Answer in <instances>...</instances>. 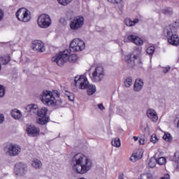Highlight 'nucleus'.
Here are the masks:
<instances>
[{"mask_svg": "<svg viewBox=\"0 0 179 179\" xmlns=\"http://www.w3.org/2000/svg\"><path fill=\"white\" fill-rule=\"evenodd\" d=\"M71 164L73 170L78 174H86L92 169V162L89 157L82 153H77L72 157Z\"/></svg>", "mask_w": 179, "mask_h": 179, "instance_id": "obj_1", "label": "nucleus"}, {"mask_svg": "<svg viewBox=\"0 0 179 179\" xmlns=\"http://www.w3.org/2000/svg\"><path fill=\"white\" fill-rule=\"evenodd\" d=\"M61 93L55 90L52 92L50 90H43L39 96L40 100L45 106H51L58 108L62 106V100H61Z\"/></svg>", "mask_w": 179, "mask_h": 179, "instance_id": "obj_2", "label": "nucleus"}, {"mask_svg": "<svg viewBox=\"0 0 179 179\" xmlns=\"http://www.w3.org/2000/svg\"><path fill=\"white\" fill-rule=\"evenodd\" d=\"M68 55H71L70 49L60 52L58 55H56L55 57L52 58V62H55L59 66H62L64 64L68 62Z\"/></svg>", "mask_w": 179, "mask_h": 179, "instance_id": "obj_3", "label": "nucleus"}, {"mask_svg": "<svg viewBox=\"0 0 179 179\" xmlns=\"http://www.w3.org/2000/svg\"><path fill=\"white\" fill-rule=\"evenodd\" d=\"M3 152H5L6 156L15 157L16 156H19L20 152H22V148L16 144L10 143L4 147Z\"/></svg>", "mask_w": 179, "mask_h": 179, "instance_id": "obj_4", "label": "nucleus"}, {"mask_svg": "<svg viewBox=\"0 0 179 179\" xmlns=\"http://www.w3.org/2000/svg\"><path fill=\"white\" fill-rule=\"evenodd\" d=\"M164 36L166 37L168 43L171 44V45L178 47L179 36L177 34V32L164 29Z\"/></svg>", "mask_w": 179, "mask_h": 179, "instance_id": "obj_5", "label": "nucleus"}, {"mask_svg": "<svg viewBox=\"0 0 179 179\" xmlns=\"http://www.w3.org/2000/svg\"><path fill=\"white\" fill-rule=\"evenodd\" d=\"M17 19L22 22V23H28L31 20V15H30V11L24 8H21L17 10L15 13Z\"/></svg>", "mask_w": 179, "mask_h": 179, "instance_id": "obj_6", "label": "nucleus"}, {"mask_svg": "<svg viewBox=\"0 0 179 179\" xmlns=\"http://www.w3.org/2000/svg\"><path fill=\"white\" fill-rule=\"evenodd\" d=\"M104 68L101 66H96L90 76V79L92 82L99 83L104 79Z\"/></svg>", "mask_w": 179, "mask_h": 179, "instance_id": "obj_7", "label": "nucleus"}, {"mask_svg": "<svg viewBox=\"0 0 179 179\" xmlns=\"http://www.w3.org/2000/svg\"><path fill=\"white\" fill-rule=\"evenodd\" d=\"M52 22L51 17L48 14L42 13L37 19V24L41 29H47L51 26Z\"/></svg>", "mask_w": 179, "mask_h": 179, "instance_id": "obj_8", "label": "nucleus"}, {"mask_svg": "<svg viewBox=\"0 0 179 179\" xmlns=\"http://www.w3.org/2000/svg\"><path fill=\"white\" fill-rule=\"evenodd\" d=\"M85 24V18L83 16L78 15L75 17L70 23V27L72 30H79L82 29Z\"/></svg>", "mask_w": 179, "mask_h": 179, "instance_id": "obj_9", "label": "nucleus"}, {"mask_svg": "<svg viewBox=\"0 0 179 179\" xmlns=\"http://www.w3.org/2000/svg\"><path fill=\"white\" fill-rule=\"evenodd\" d=\"M74 83L76 87L81 90L87 89L89 86V81L85 76L75 77Z\"/></svg>", "mask_w": 179, "mask_h": 179, "instance_id": "obj_10", "label": "nucleus"}, {"mask_svg": "<svg viewBox=\"0 0 179 179\" xmlns=\"http://www.w3.org/2000/svg\"><path fill=\"white\" fill-rule=\"evenodd\" d=\"M48 111V109L45 107L41 108L39 110L38 109V116L39 117L37 122L38 124H40L41 125H45L47 122H48L49 117H47V112Z\"/></svg>", "mask_w": 179, "mask_h": 179, "instance_id": "obj_11", "label": "nucleus"}, {"mask_svg": "<svg viewBox=\"0 0 179 179\" xmlns=\"http://www.w3.org/2000/svg\"><path fill=\"white\" fill-rule=\"evenodd\" d=\"M26 169H27V165L22 162L17 163L15 164L14 174L17 177H23L26 174Z\"/></svg>", "mask_w": 179, "mask_h": 179, "instance_id": "obj_12", "label": "nucleus"}, {"mask_svg": "<svg viewBox=\"0 0 179 179\" xmlns=\"http://www.w3.org/2000/svg\"><path fill=\"white\" fill-rule=\"evenodd\" d=\"M85 42L79 38H76L70 43V48L73 51H82L85 50Z\"/></svg>", "mask_w": 179, "mask_h": 179, "instance_id": "obj_13", "label": "nucleus"}, {"mask_svg": "<svg viewBox=\"0 0 179 179\" xmlns=\"http://www.w3.org/2000/svg\"><path fill=\"white\" fill-rule=\"evenodd\" d=\"M32 49L34 51H38V52H44V51H45L44 43L41 41H34L32 43Z\"/></svg>", "mask_w": 179, "mask_h": 179, "instance_id": "obj_14", "label": "nucleus"}, {"mask_svg": "<svg viewBox=\"0 0 179 179\" xmlns=\"http://www.w3.org/2000/svg\"><path fill=\"white\" fill-rule=\"evenodd\" d=\"M27 132L29 136H38L40 134V129L36 127V126H27Z\"/></svg>", "mask_w": 179, "mask_h": 179, "instance_id": "obj_15", "label": "nucleus"}, {"mask_svg": "<svg viewBox=\"0 0 179 179\" xmlns=\"http://www.w3.org/2000/svg\"><path fill=\"white\" fill-rule=\"evenodd\" d=\"M147 116L152 122H157L159 117L157 116V113L154 109H148L147 110Z\"/></svg>", "mask_w": 179, "mask_h": 179, "instance_id": "obj_16", "label": "nucleus"}, {"mask_svg": "<svg viewBox=\"0 0 179 179\" xmlns=\"http://www.w3.org/2000/svg\"><path fill=\"white\" fill-rule=\"evenodd\" d=\"M127 40L131 43H134L136 45H142L143 44V40L135 35H129Z\"/></svg>", "mask_w": 179, "mask_h": 179, "instance_id": "obj_17", "label": "nucleus"}, {"mask_svg": "<svg viewBox=\"0 0 179 179\" xmlns=\"http://www.w3.org/2000/svg\"><path fill=\"white\" fill-rule=\"evenodd\" d=\"M26 112L29 113L30 115L34 114H38V106L36 104L27 105L25 108Z\"/></svg>", "mask_w": 179, "mask_h": 179, "instance_id": "obj_18", "label": "nucleus"}, {"mask_svg": "<svg viewBox=\"0 0 179 179\" xmlns=\"http://www.w3.org/2000/svg\"><path fill=\"white\" fill-rule=\"evenodd\" d=\"M142 156H143V152L141 150H138L134 152L130 157V162L135 163V162L142 159Z\"/></svg>", "mask_w": 179, "mask_h": 179, "instance_id": "obj_19", "label": "nucleus"}, {"mask_svg": "<svg viewBox=\"0 0 179 179\" xmlns=\"http://www.w3.org/2000/svg\"><path fill=\"white\" fill-rule=\"evenodd\" d=\"M164 29L177 33V29H179V19L176 20L173 22L166 26Z\"/></svg>", "mask_w": 179, "mask_h": 179, "instance_id": "obj_20", "label": "nucleus"}, {"mask_svg": "<svg viewBox=\"0 0 179 179\" xmlns=\"http://www.w3.org/2000/svg\"><path fill=\"white\" fill-rule=\"evenodd\" d=\"M143 87V80L142 79H136L134 85V92H141Z\"/></svg>", "mask_w": 179, "mask_h": 179, "instance_id": "obj_21", "label": "nucleus"}, {"mask_svg": "<svg viewBox=\"0 0 179 179\" xmlns=\"http://www.w3.org/2000/svg\"><path fill=\"white\" fill-rule=\"evenodd\" d=\"M134 60H132V55H127L124 57L125 61L129 64V66L132 68L135 65V59H138V56H133Z\"/></svg>", "mask_w": 179, "mask_h": 179, "instance_id": "obj_22", "label": "nucleus"}, {"mask_svg": "<svg viewBox=\"0 0 179 179\" xmlns=\"http://www.w3.org/2000/svg\"><path fill=\"white\" fill-rule=\"evenodd\" d=\"M11 116L14 120H20L22 118V113L17 109H14L11 112Z\"/></svg>", "mask_w": 179, "mask_h": 179, "instance_id": "obj_23", "label": "nucleus"}, {"mask_svg": "<svg viewBox=\"0 0 179 179\" xmlns=\"http://www.w3.org/2000/svg\"><path fill=\"white\" fill-rule=\"evenodd\" d=\"M139 20L138 18L134 19V20H131L130 18H127L125 20V24L127 26H135L136 23H138Z\"/></svg>", "mask_w": 179, "mask_h": 179, "instance_id": "obj_24", "label": "nucleus"}, {"mask_svg": "<svg viewBox=\"0 0 179 179\" xmlns=\"http://www.w3.org/2000/svg\"><path fill=\"white\" fill-rule=\"evenodd\" d=\"M87 94L88 96H93V94H94V93H96V86L93 85H88L87 86Z\"/></svg>", "mask_w": 179, "mask_h": 179, "instance_id": "obj_25", "label": "nucleus"}, {"mask_svg": "<svg viewBox=\"0 0 179 179\" xmlns=\"http://www.w3.org/2000/svg\"><path fill=\"white\" fill-rule=\"evenodd\" d=\"M78 61V55L76 54H72L68 55L67 62H71V64H75Z\"/></svg>", "mask_w": 179, "mask_h": 179, "instance_id": "obj_26", "label": "nucleus"}, {"mask_svg": "<svg viewBox=\"0 0 179 179\" xmlns=\"http://www.w3.org/2000/svg\"><path fill=\"white\" fill-rule=\"evenodd\" d=\"M156 163H157V159L156 157H151L148 162V166L150 169H154V167H156Z\"/></svg>", "mask_w": 179, "mask_h": 179, "instance_id": "obj_27", "label": "nucleus"}, {"mask_svg": "<svg viewBox=\"0 0 179 179\" xmlns=\"http://www.w3.org/2000/svg\"><path fill=\"white\" fill-rule=\"evenodd\" d=\"M108 2L111 3H118L119 9L121 10L124 6V1L122 0H108Z\"/></svg>", "mask_w": 179, "mask_h": 179, "instance_id": "obj_28", "label": "nucleus"}, {"mask_svg": "<svg viewBox=\"0 0 179 179\" xmlns=\"http://www.w3.org/2000/svg\"><path fill=\"white\" fill-rule=\"evenodd\" d=\"M58 3L59 5H62V6H68V5H70V3H72L73 2V0H57Z\"/></svg>", "mask_w": 179, "mask_h": 179, "instance_id": "obj_29", "label": "nucleus"}, {"mask_svg": "<svg viewBox=\"0 0 179 179\" xmlns=\"http://www.w3.org/2000/svg\"><path fill=\"white\" fill-rule=\"evenodd\" d=\"M32 166L34 167V169H40L41 166H43V164L41 163V161L38 159H34L32 162Z\"/></svg>", "mask_w": 179, "mask_h": 179, "instance_id": "obj_30", "label": "nucleus"}, {"mask_svg": "<svg viewBox=\"0 0 179 179\" xmlns=\"http://www.w3.org/2000/svg\"><path fill=\"white\" fill-rule=\"evenodd\" d=\"M10 61V57L9 56H3L1 57V63L3 64V65H6V64H9Z\"/></svg>", "mask_w": 179, "mask_h": 179, "instance_id": "obj_31", "label": "nucleus"}, {"mask_svg": "<svg viewBox=\"0 0 179 179\" xmlns=\"http://www.w3.org/2000/svg\"><path fill=\"white\" fill-rule=\"evenodd\" d=\"M112 146H114L115 148H120L121 147V141L120 138H114L113 141L111 142Z\"/></svg>", "mask_w": 179, "mask_h": 179, "instance_id": "obj_32", "label": "nucleus"}, {"mask_svg": "<svg viewBox=\"0 0 179 179\" xmlns=\"http://www.w3.org/2000/svg\"><path fill=\"white\" fill-rule=\"evenodd\" d=\"M162 13L164 15H173V9L171 8H166L162 10Z\"/></svg>", "mask_w": 179, "mask_h": 179, "instance_id": "obj_33", "label": "nucleus"}, {"mask_svg": "<svg viewBox=\"0 0 179 179\" xmlns=\"http://www.w3.org/2000/svg\"><path fill=\"white\" fill-rule=\"evenodd\" d=\"M157 163L159 164V166H163V164H166V157H161L158 159H157Z\"/></svg>", "mask_w": 179, "mask_h": 179, "instance_id": "obj_34", "label": "nucleus"}, {"mask_svg": "<svg viewBox=\"0 0 179 179\" xmlns=\"http://www.w3.org/2000/svg\"><path fill=\"white\" fill-rule=\"evenodd\" d=\"M163 139L166 142H171V134L169 133H165L164 135L163 136Z\"/></svg>", "mask_w": 179, "mask_h": 179, "instance_id": "obj_35", "label": "nucleus"}, {"mask_svg": "<svg viewBox=\"0 0 179 179\" xmlns=\"http://www.w3.org/2000/svg\"><path fill=\"white\" fill-rule=\"evenodd\" d=\"M124 85L126 86V87H131V86L132 85V78H127L124 81Z\"/></svg>", "mask_w": 179, "mask_h": 179, "instance_id": "obj_36", "label": "nucleus"}, {"mask_svg": "<svg viewBox=\"0 0 179 179\" xmlns=\"http://www.w3.org/2000/svg\"><path fill=\"white\" fill-rule=\"evenodd\" d=\"M155 46H150L147 48L146 52L149 55H153V52H155Z\"/></svg>", "mask_w": 179, "mask_h": 179, "instance_id": "obj_37", "label": "nucleus"}, {"mask_svg": "<svg viewBox=\"0 0 179 179\" xmlns=\"http://www.w3.org/2000/svg\"><path fill=\"white\" fill-rule=\"evenodd\" d=\"M66 96L68 97L69 100L70 101H73V100H75V96H73V94L71 93V92H68L67 91H66Z\"/></svg>", "mask_w": 179, "mask_h": 179, "instance_id": "obj_38", "label": "nucleus"}, {"mask_svg": "<svg viewBox=\"0 0 179 179\" xmlns=\"http://www.w3.org/2000/svg\"><path fill=\"white\" fill-rule=\"evenodd\" d=\"M5 96V87L3 85H0V98Z\"/></svg>", "mask_w": 179, "mask_h": 179, "instance_id": "obj_39", "label": "nucleus"}, {"mask_svg": "<svg viewBox=\"0 0 179 179\" xmlns=\"http://www.w3.org/2000/svg\"><path fill=\"white\" fill-rule=\"evenodd\" d=\"M173 162H176V163H178V160H179V152H175V154L173 155Z\"/></svg>", "mask_w": 179, "mask_h": 179, "instance_id": "obj_40", "label": "nucleus"}, {"mask_svg": "<svg viewBox=\"0 0 179 179\" xmlns=\"http://www.w3.org/2000/svg\"><path fill=\"white\" fill-rule=\"evenodd\" d=\"M150 142H152V143H156V142H157V137L155 134L151 136Z\"/></svg>", "mask_w": 179, "mask_h": 179, "instance_id": "obj_41", "label": "nucleus"}, {"mask_svg": "<svg viewBox=\"0 0 179 179\" xmlns=\"http://www.w3.org/2000/svg\"><path fill=\"white\" fill-rule=\"evenodd\" d=\"M171 67L168 66V67H164L163 69V73H167V72H169V71H170Z\"/></svg>", "mask_w": 179, "mask_h": 179, "instance_id": "obj_42", "label": "nucleus"}, {"mask_svg": "<svg viewBox=\"0 0 179 179\" xmlns=\"http://www.w3.org/2000/svg\"><path fill=\"white\" fill-rule=\"evenodd\" d=\"M3 16H4L3 10H2V9L0 8V22L1 20H2V19H3Z\"/></svg>", "mask_w": 179, "mask_h": 179, "instance_id": "obj_43", "label": "nucleus"}, {"mask_svg": "<svg viewBox=\"0 0 179 179\" xmlns=\"http://www.w3.org/2000/svg\"><path fill=\"white\" fill-rule=\"evenodd\" d=\"M98 108H99V110H104V106H103V103H99L98 104Z\"/></svg>", "mask_w": 179, "mask_h": 179, "instance_id": "obj_44", "label": "nucleus"}, {"mask_svg": "<svg viewBox=\"0 0 179 179\" xmlns=\"http://www.w3.org/2000/svg\"><path fill=\"white\" fill-rule=\"evenodd\" d=\"M4 120H5V117H3V115H0V124H2Z\"/></svg>", "mask_w": 179, "mask_h": 179, "instance_id": "obj_45", "label": "nucleus"}, {"mask_svg": "<svg viewBox=\"0 0 179 179\" xmlns=\"http://www.w3.org/2000/svg\"><path fill=\"white\" fill-rule=\"evenodd\" d=\"M139 143L140 145H143L145 143V138H140Z\"/></svg>", "mask_w": 179, "mask_h": 179, "instance_id": "obj_46", "label": "nucleus"}, {"mask_svg": "<svg viewBox=\"0 0 179 179\" xmlns=\"http://www.w3.org/2000/svg\"><path fill=\"white\" fill-rule=\"evenodd\" d=\"M118 179H125V178H124V174H120V175L119 176V177H118Z\"/></svg>", "mask_w": 179, "mask_h": 179, "instance_id": "obj_47", "label": "nucleus"}, {"mask_svg": "<svg viewBox=\"0 0 179 179\" xmlns=\"http://www.w3.org/2000/svg\"><path fill=\"white\" fill-rule=\"evenodd\" d=\"M134 140L135 141V142H136V141H138V137L137 136H133Z\"/></svg>", "mask_w": 179, "mask_h": 179, "instance_id": "obj_48", "label": "nucleus"}, {"mask_svg": "<svg viewBox=\"0 0 179 179\" xmlns=\"http://www.w3.org/2000/svg\"><path fill=\"white\" fill-rule=\"evenodd\" d=\"M137 51H138V54H141V50H138Z\"/></svg>", "mask_w": 179, "mask_h": 179, "instance_id": "obj_49", "label": "nucleus"}]
</instances>
